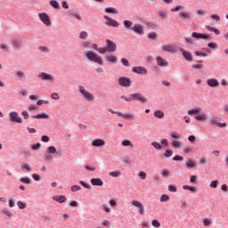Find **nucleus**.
<instances>
[{
    "mask_svg": "<svg viewBox=\"0 0 228 228\" xmlns=\"http://www.w3.org/2000/svg\"><path fill=\"white\" fill-rule=\"evenodd\" d=\"M200 111H202V109L198 107L196 109L189 110L187 113L188 115H196L195 120L198 122H206V120H208V114L200 113Z\"/></svg>",
    "mask_w": 228,
    "mask_h": 228,
    "instance_id": "nucleus-1",
    "label": "nucleus"
},
{
    "mask_svg": "<svg viewBox=\"0 0 228 228\" xmlns=\"http://www.w3.org/2000/svg\"><path fill=\"white\" fill-rule=\"evenodd\" d=\"M86 58H87L89 61L98 63V65H104V61L102 60V57L94 51H87L86 53Z\"/></svg>",
    "mask_w": 228,
    "mask_h": 228,
    "instance_id": "nucleus-2",
    "label": "nucleus"
},
{
    "mask_svg": "<svg viewBox=\"0 0 228 228\" xmlns=\"http://www.w3.org/2000/svg\"><path fill=\"white\" fill-rule=\"evenodd\" d=\"M78 92L83 97V99H85L86 101H89V102L95 101V96L94 95V94L86 90L85 86H78Z\"/></svg>",
    "mask_w": 228,
    "mask_h": 228,
    "instance_id": "nucleus-3",
    "label": "nucleus"
},
{
    "mask_svg": "<svg viewBox=\"0 0 228 228\" xmlns=\"http://www.w3.org/2000/svg\"><path fill=\"white\" fill-rule=\"evenodd\" d=\"M38 19L41 20V22H43L45 26H46V28L53 26V21L51 20V17H49L47 12H39Z\"/></svg>",
    "mask_w": 228,
    "mask_h": 228,
    "instance_id": "nucleus-4",
    "label": "nucleus"
},
{
    "mask_svg": "<svg viewBox=\"0 0 228 228\" xmlns=\"http://www.w3.org/2000/svg\"><path fill=\"white\" fill-rule=\"evenodd\" d=\"M118 85L123 88H129L133 85V80L127 77H121L118 79Z\"/></svg>",
    "mask_w": 228,
    "mask_h": 228,
    "instance_id": "nucleus-5",
    "label": "nucleus"
},
{
    "mask_svg": "<svg viewBox=\"0 0 228 228\" xmlns=\"http://www.w3.org/2000/svg\"><path fill=\"white\" fill-rule=\"evenodd\" d=\"M9 120L10 122H13L16 124H23V120L22 118L20 116H19V112L17 111H11L9 113Z\"/></svg>",
    "mask_w": 228,
    "mask_h": 228,
    "instance_id": "nucleus-6",
    "label": "nucleus"
},
{
    "mask_svg": "<svg viewBox=\"0 0 228 228\" xmlns=\"http://www.w3.org/2000/svg\"><path fill=\"white\" fill-rule=\"evenodd\" d=\"M37 77H39V79H42L43 81H49V83H54V76L45 72L39 73L37 75Z\"/></svg>",
    "mask_w": 228,
    "mask_h": 228,
    "instance_id": "nucleus-7",
    "label": "nucleus"
},
{
    "mask_svg": "<svg viewBox=\"0 0 228 228\" xmlns=\"http://www.w3.org/2000/svg\"><path fill=\"white\" fill-rule=\"evenodd\" d=\"M103 19H105L106 20V26H110L111 28H118L120 26V23H118V21L112 18H110V16L104 15Z\"/></svg>",
    "mask_w": 228,
    "mask_h": 228,
    "instance_id": "nucleus-8",
    "label": "nucleus"
},
{
    "mask_svg": "<svg viewBox=\"0 0 228 228\" xmlns=\"http://www.w3.org/2000/svg\"><path fill=\"white\" fill-rule=\"evenodd\" d=\"M131 205L134 208H136L137 209H139L140 215H143L145 213V206H143L142 202L138 200H131Z\"/></svg>",
    "mask_w": 228,
    "mask_h": 228,
    "instance_id": "nucleus-9",
    "label": "nucleus"
},
{
    "mask_svg": "<svg viewBox=\"0 0 228 228\" xmlns=\"http://www.w3.org/2000/svg\"><path fill=\"white\" fill-rule=\"evenodd\" d=\"M131 98H132V101L133 99H134L135 101H139V102H142V103L147 102V98L140 93L131 94Z\"/></svg>",
    "mask_w": 228,
    "mask_h": 228,
    "instance_id": "nucleus-10",
    "label": "nucleus"
},
{
    "mask_svg": "<svg viewBox=\"0 0 228 228\" xmlns=\"http://www.w3.org/2000/svg\"><path fill=\"white\" fill-rule=\"evenodd\" d=\"M132 72H134V74H141L142 76H146L148 71L143 66H135L132 69Z\"/></svg>",
    "mask_w": 228,
    "mask_h": 228,
    "instance_id": "nucleus-11",
    "label": "nucleus"
},
{
    "mask_svg": "<svg viewBox=\"0 0 228 228\" xmlns=\"http://www.w3.org/2000/svg\"><path fill=\"white\" fill-rule=\"evenodd\" d=\"M107 52L109 53H115L117 51V44L110 39H107Z\"/></svg>",
    "mask_w": 228,
    "mask_h": 228,
    "instance_id": "nucleus-12",
    "label": "nucleus"
},
{
    "mask_svg": "<svg viewBox=\"0 0 228 228\" xmlns=\"http://www.w3.org/2000/svg\"><path fill=\"white\" fill-rule=\"evenodd\" d=\"M210 123L212 124V126H216V127H220V128L227 127V124L226 123H220L218 121V118H216L215 116H213L210 118Z\"/></svg>",
    "mask_w": 228,
    "mask_h": 228,
    "instance_id": "nucleus-13",
    "label": "nucleus"
},
{
    "mask_svg": "<svg viewBox=\"0 0 228 228\" xmlns=\"http://www.w3.org/2000/svg\"><path fill=\"white\" fill-rule=\"evenodd\" d=\"M91 145L93 147H104L106 145V141L101 138H97L93 140V142H91Z\"/></svg>",
    "mask_w": 228,
    "mask_h": 228,
    "instance_id": "nucleus-14",
    "label": "nucleus"
},
{
    "mask_svg": "<svg viewBox=\"0 0 228 228\" xmlns=\"http://www.w3.org/2000/svg\"><path fill=\"white\" fill-rule=\"evenodd\" d=\"M180 53H182V55L187 60V61H193V56L191 55V53L184 50V48H180Z\"/></svg>",
    "mask_w": 228,
    "mask_h": 228,
    "instance_id": "nucleus-15",
    "label": "nucleus"
},
{
    "mask_svg": "<svg viewBox=\"0 0 228 228\" xmlns=\"http://www.w3.org/2000/svg\"><path fill=\"white\" fill-rule=\"evenodd\" d=\"M207 85L211 88H218V86H220V82L216 78H209L207 80Z\"/></svg>",
    "mask_w": 228,
    "mask_h": 228,
    "instance_id": "nucleus-16",
    "label": "nucleus"
},
{
    "mask_svg": "<svg viewBox=\"0 0 228 228\" xmlns=\"http://www.w3.org/2000/svg\"><path fill=\"white\" fill-rule=\"evenodd\" d=\"M156 61H157V65H159V67H167L168 66V61H167L165 59H163V57L161 56H158L156 57Z\"/></svg>",
    "mask_w": 228,
    "mask_h": 228,
    "instance_id": "nucleus-17",
    "label": "nucleus"
},
{
    "mask_svg": "<svg viewBox=\"0 0 228 228\" xmlns=\"http://www.w3.org/2000/svg\"><path fill=\"white\" fill-rule=\"evenodd\" d=\"M105 60L109 63H112V64H115V63H117L118 61V58H117V56L113 55V54H107L105 56Z\"/></svg>",
    "mask_w": 228,
    "mask_h": 228,
    "instance_id": "nucleus-18",
    "label": "nucleus"
},
{
    "mask_svg": "<svg viewBox=\"0 0 228 228\" xmlns=\"http://www.w3.org/2000/svg\"><path fill=\"white\" fill-rule=\"evenodd\" d=\"M132 29L134 33H137V35H143L144 33L143 26L140 24H135Z\"/></svg>",
    "mask_w": 228,
    "mask_h": 228,
    "instance_id": "nucleus-19",
    "label": "nucleus"
},
{
    "mask_svg": "<svg viewBox=\"0 0 228 228\" xmlns=\"http://www.w3.org/2000/svg\"><path fill=\"white\" fill-rule=\"evenodd\" d=\"M192 38H203L204 40H209V35L208 34H200L197 32H193L191 34Z\"/></svg>",
    "mask_w": 228,
    "mask_h": 228,
    "instance_id": "nucleus-20",
    "label": "nucleus"
},
{
    "mask_svg": "<svg viewBox=\"0 0 228 228\" xmlns=\"http://www.w3.org/2000/svg\"><path fill=\"white\" fill-rule=\"evenodd\" d=\"M53 200L59 202V204H63V202L67 201V197L63 195H56L53 197Z\"/></svg>",
    "mask_w": 228,
    "mask_h": 228,
    "instance_id": "nucleus-21",
    "label": "nucleus"
},
{
    "mask_svg": "<svg viewBox=\"0 0 228 228\" xmlns=\"http://www.w3.org/2000/svg\"><path fill=\"white\" fill-rule=\"evenodd\" d=\"M160 175H162L163 179H167V177L172 176V171L164 168L160 171Z\"/></svg>",
    "mask_w": 228,
    "mask_h": 228,
    "instance_id": "nucleus-22",
    "label": "nucleus"
},
{
    "mask_svg": "<svg viewBox=\"0 0 228 228\" xmlns=\"http://www.w3.org/2000/svg\"><path fill=\"white\" fill-rule=\"evenodd\" d=\"M162 51H164V53H174V51H175V48H174L172 45H163Z\"/></svg>",
    "mask_w": 228,
    "mask_h": 228,
    "instance_id": "nucleus-23",
    "label": "nucleus"
},
{
    "mask_svg": "<svg viewBox=\"0 0 228 228\" xmlns=\"http://www.w3.org/2000/svg\"><path fill=\"white\" fill-rule=\"evenodd\" d=\"M90 182L93 186H102V184H104L101 178H92Z\"/></svg>",
    "mask_w": 228,
    "mask_h": 228,
    "instance_id": "nucleus-24",
    "label": "nucleus"
},
{
    "mask_svg": "<svg viewBox=\"0 0 228 228\" xmlns=\"http://www.w3.org/2000/svg\"><path fill=\"white\" fill-rule=\"evenodd\" d=\"M180 17L183 19V20H185L186 22L190 21V20L191 19V15L190 14V12H181Z\"/></svg>",
    "mask_w": 228,
    "mask_h": 228,
    "instance_id": "nucleus-25",
    "label": "nucleus"
},
{
    "mask_svg": "<svg viewBox=\"0 0 228 228\" xmlns=\"http://www.w3.org/2000/svg\"><path fill=\"white\" fill-rule=\"evenodd\" d=\"M32 118H37V119L46 118V119H49V118H51V116L49 114H45V112H42V113L37 114V115L32 116Z\"/></svg>",
    "mask_w": 228,
    "mask_h": 228,
    "instance_id": "nucleus-26",
    "label": "nucleus"
},
{
    "mask_svg": "<svg viewBox=\"0 0 228 228\" xmlns=\"http://www.w3.org/2000/svg\"><path fill=\"white\" fill-rule=\"evenodd\" d=\"M69 15H70V17H74V19H77V20H83V17H81V15L74 11H69L68 12Z\"/></svg>",
    "mask_w": 228,
    "mask_h": 228,
    "instance_id": "nucleus-27",
    "label": "nucleus"
},
{
    "mask_svg": "<svg viewBox=\"0 0 228 228\" xmlns=\"http://www.w3.org/2000/svg\"><path fill=\"white\" fill-rule=\"evenodd\" d=\"M12 44L14 47H20L22 45V39L13 38Z\"/></svg>",
    "mask_w": 228,
    "mask_h": 228,
    "instance_id": "nucleus-28",
    "label": "nucleus"
},
{
    "mask_svg": "<svg viewBox=\"0 0 228 228\" xmlns=\"http://www.w3.org/2000/svg\"><path fill=\"white\" fill-rule=\"evenodd\" d=\"M121 145H123V147H130V149H133L134 145H133V142H131L128 139H125L121 142Z\"/></svg>",
    "mask_w": 228,
    "mask_h": 228,
    "instance_id": "nucleus-29",
    "label": "nucleus"
},
{
    "mask_svg": "<svg viewBox=\"0 0 228 228\" xmlns=\"http://www.w3.org/2000/svg\"><path fill=\"white\" fill-rule=\"evenodd\" d=\"M117 115L118 117H122L123 118H126V119H129V118H134V115L129 113V114H124L122 112H117Z\"/></svg>",
    "mask_w": 228,
    "mask_h": 228,
    "instance_id": "nucleus-30",
    "label": "nucleus"
},
{
    "mask_svg": "<svg viewBox=\"0 0 228 228\" xmlns=\"http://www.w3.org/2000/svg\"><path fill=\"white\" fill-rule=\"evenodd\" d=\"M186 167L187 168H197V163H195V161H193L190 159L186 162Z\"/></svg>",
    "mask_w": 228,
    "mask_h": 228,
    "instance_id": "nucleus-31",
    "label": "nucleus"
},
{
    "mask_svg": "<svg viewBox=\"0 0 228 228\" xmlns=\"http://www.w3.org/2000/svg\"><path fill=\"white\" fill-rule=\"evenodd\" d=\"M105 12L106 13H114L116 15H118V10H117L115 7H106Z\"/></svg>",
    "mask_w": 228,
    "mask_h": 228,
    "instance_id": "nucleus-32",
    "label": "nucleus"
},
{
    "mask_svg": "<svg viewBox=\"0 0 228 228\" xmlns=\"http://www.w3.org/2000/svg\"><path fill=\"white\" fill-rule=\"evenodd\" d=\"M153 115L156 118H165V112L162 110H155Z\"/></svg>",
    "mask_w": 228,
    "mask_h": 228,
    "instance_id": "nucleus-33",
    "label": "nucleus"
},
{
    "mask_svg": "<svg viewBox=\"0 0 228 228\" xmlns=\"http://www.w3.org/2000/svg\"><path fill=\"white\" fill-rule=\"evenodd\" d=\"M183 190H189L191 193H197V187L190 185H183Z\"/></svg>",
    "mask_w": 228,
    "mask_h": 228,
    "instance_id": "nucleus-34",
    "label": "nucleus"
},
{
    "mask_svg": "<svg viewBox=\"0 0 228 228\" xmlns=\"http://www.w3.org/2000/svg\"><path fill=\"white\" fill-rule=\"evenodd\" d=\"M46 154H56V147L48 146L45 151Z\"/></svg>",
    "mask_w": 228,
    "mask_h": 228,
    "instance_id": "nucleus-35",
    "label": "nucleus"
},
{
    "mask_svg": "<svg viewBox=\"0 0 228 228\" xmlns=\"http://www.w3.org/2000/svg\"><path fill=\"white\" fill-rule=\"evenodd\" d=\"M203 225L205 227H211L213 225V221L209 218H204L203 219Z\"/></svg>",
    "mask_w": 228,
    "mask_h": 228,
    "instance_id": "nucleus-36",
    "label": "nucleus"
},
{
    "mask_svg": "<svg viewBox=\"0 0 228 228\" xmlns=\"http://www.w3.org/2000/svg\"><path fill=\"white\" fill-rule=\"evenodd\" d=\"M15 76L17 77H21V79H26V73L21 71V70H16L15 71Z\"/></svg>",
    "mask_w": 228,
    "mask_h": 228,
    "instance_id": "nucleus-37",
    "label": "nucleus"
},
{
    "mask_svg": "<svg viewBox=\"0 0 228 228\" xmlns=\"http://www.w3.org/2000/svg\"><path fill=\"white\" fill-rule=\"evenodd\" d=\"M20 181L23 183V184H31V178L30 177H21L20 178Z\"/></svg>",
    "mask_w": 228,
    "mask_h": 228,
    "instance_id": "nucleus-38",
    "label": "nucleus"
},
{
    "mask_svg": "<svg viewBox=\"0 0 228 228\" xmlns=\"http://www.w3.org/2000/svg\"><path fill=\"white\" fill-rule=\"evenodd\" d=\"M50 4L53 6V8H55V10H60V3H58V1L51 0Z\"/></svg>",
    "mask_w": 228,
    "mask_h": 228,
    "instance_id": "nucleus-39",
    "label": "nucleus"
},
{
    "mask_svg": "<svg viewBox=\"0 0 228 228\" xmlns=\"http://www.w3.org/2000/svg\"><path fill=\"white\" fill-rule=\"evenodd\" d=\"M123 24L126 29H131V28H133V21L131 20H126L123 21Z\"/></svg>",
    "mask_w": 228,
    "mask_h": 228,
    "instance_id": "nucleus-40",
    "label": "nucleus"
},
{
    "mask_svg": "<svg viewBox=\"0 0 228 228\" xmlns=\"http://www.w3.org/2000/svg\"><path fill=\"white\" fill-rule=\"evenodd\" d=\"M152 147H154V149H156L157 151H161L163 149V145H161V143L157 142H151Z\"/></svg>",
    "mask_w": 228,
    "mask_h": 228,
    "instance_id": "nucleus-41",
    "label": "nucleus"
},
{
    "mask_svg": "<svg viewBox=\"0 0 228 228\" xmlns=\"http://www.w3.org/2000/svg\"><path fill=\"white\" fill-rule=\"evenodd\" d=\"M148 38H150V40H158V34L156 32H150L148 34Z\"/></svg>",
    "mask_w": 228,
    "mask_h": 228,
    "instance_id": "nucleus-42",
    "label": "nucleus"
},
{
    "mask_svg": "<svg viewBox=\"0 0 228 228\" xmlns=\"http://www.w3.org/2000/svg\"><path fill=\"white\" fill-rule=\"evenodd\" d=\"M109 175H110L111 177H120V175H122V173L119 170H117L110 172Z\"/></svg>",
    "mask_w": 228,
    "mask_h": 228,
    "instance_id": "nucleus-43",
    "label": "nucleus"
},
{
    "mask_svg": "<svg viewBox=\"0 0 228 228\" xmlns=\"http://www.w3.org/2000/svg\"><path fill=\"white\" fill-rule=\"evenodd\" d=\"M163 156L164 158H172V156H174V151L172 150H166Z\"/></svg>",
    "mask_w": 228,
    "mask_h": 228,
    "instance_id": "nucleus-44",
    "label": "nucleus"
},
{
    "mask_svg": "<svg viewBox=\"0 0 228 228\" xmlns=\"http://www.w3.org/2000/svg\"><path fill=\"white\" fill-rule=\"evenodd\" d=\"M2 213L4 215H5L6 216H8L9 218H12V216H13V214L12 213V211H10L9 209L7 208H3L2 209Z\"/></svg>",
    "mask_w": 228,
    "mask_h": 228,
    "instance_id": "nucleus-45",
    "label": "nucleus"
},
{
    "mask_svg": "<svg viewBox=\"0 0 228 228\" xmlns=\"http://www.w3.org/2000/svg\"><path fill=\"white\" fill-rule=\"evenodd\" d=\"M21 170L24 172V171H26V172H31V166H29L28 164H23L22 166H21Z\"/></svg>",
    "mask_w": 228,
    "mask_h": 228,
    "instance_id": "nucleus-46",
    "label": "nucleus"
},
{
    "mask_svg": "<svg viewBox=\"0 0 228 228\" xmlns=\"http://www.w3.org/2000/svg\"><path fill=\"white\" fill-rule=\"evenodd\" d=\"M17 206L19 208V209H26V208H28V204L22 202V201H17Z\"/></svg>",
    "mask_w": 228,
    "mask_h": 228,
    "instance_id": "nucleus-47",
    "label": "nucleus"
},
{
    "mask_svg": "<svg viewBox=\"0 0 228 228\" xmlns=\"http://www.w3.org/2000/svg\"><path fill=\"white\" fill-rule=\"evenodd\" d=\"M32 151H40L42 149V144L40 142H37L31 146Z\"/></svg>",
    "mask_w": 228,
    "mask_h": 228,
    "instance_id": "nucleus-48",
    "label": "nucleus"
},
{
    "mask_svg": "<svg viewBox=\"0 0 228 228\" xmlns=\"http://www.w3.org/2000/svg\"><path fill=\"white\" fill-rule=\"evenodd\" d=\"M172 147H174L175 149H178L179 147H181V141L173 140Z\"/></svg>",
    "mask_w": 228,
    "mask_h": 228,
    "instance_id": "nucleus-49",
    "label": "nucleus"
},
{
    "mask_svg": "<svg viewBox=\"0 0 228 228\" xmlns=\"http://www.w3.org/2000/svg\"><path fill=\"white\" fill-rule=\"evenodd\" d=\"M167 200H170V196L167 194H162L160 197V202H167Z\"/></svg>",
    "mask_w": 228,
    "mask_h": 228,
    "instance_id": "nucleus-50",
    "label": "nucleus"
},
{
    "mask_svg": "<svg viewBox=\"0 0 228 228\" xmlns=\"http://www.w3.org/2000/svg\"><path fill=\"white\" fill-rule=\"evenodd\" d=\"M184 154H191L193 152V147L191 146H187L183 149Z\"/></svg>",
    "mask_w": 228,
    "mask_h": 228,
    "instance_id": "nucleus-51",
    "label": "nucleus"
},
{
    "mask_svg": "<svg viewBox=\"0 0 228 228\" xmlns=\"http://www.w3.org/2000/svg\"><path fill=\"white\" fill-rule=\"evenodd\" d=\"M79 184H81L82 186H84L87 190H92V186L90 184H88L86 182L83 181V180L79 181Z\"/></svg>",
    "mask_w": 228,
    "mask_h": 228,
    "instance_id": "nucleus-52",
    "label": "nucleus"
},
{
    "mask_svg": "<svg viewBox=\"0 0 228 228\" xmlns=\"http://www.w3.org/2000/svg\"><path fill=\"white\" fill-rule=\"evenodd\" d=\"M119 99H121L122 101H126V102H131V101H133L131 98V94H129L128 97H126V95H121Z\"/></svg>",
    "mask_w": 228,
    "mask_h": 228,
    "instance_id": "nucleus-53",
    "label": "nucleus"
},
{
    "mask_svg": "<svg viewBox=\"0 0 228 228\" xmlns=\"http://www.w3.org/2000/svg\"><path fill=\"white\" fill-rule=\"evenodd\" d=\"M138 176L140 177V179L145 180L147 179V173H145L144 171H140L138 173Z\"/></svg>",
    "mask_w": 228,
    "mask_h": 228,
    "instance_id": "nucleus-54",
    "label": "nucleus"
},
{
    "mask_svg": "<svg viewBox=\"0 0 228 228\" xmlns=\"http://www.w3.org/2000/svg\"><path fill=\"white\" fill-rule=\"evenodd\" d=\"M151 225H153V227H157V228L161 227V224L157 219H154L151 221Z\"/></svg>",
    "mask_w": 228,
    "mask_h": 228,
    "instance_id": "nucleus-55",
    "label": "nucleus"
},
{
    "mask_svg": "<svg viewBox=\"0 0 228 228\" xmlns=\"http://www.w3.org/2000/svg\"><path fill=\"white\" fill-rule=\"evenodd\" d=\"M82 47H84V49H90V47H92V45L90 44V42L85 41L82 43Z\"/></svg>",
    "mask_w": 228,
    "mask_h": 228,
    "instance_id": "nucleus-56",
    "label": "nucleus"
},
{
    "mask_svg": "<svg viewBox=\"0 0 228 228\" xmlns=\"http://www.w3.org/2000/svg\"><path fill=\"white\" fill-rule=\"evenodd\" d=\"M88 37V33L86 31L80 32L79 38L82 40H86V38Z\"/></svg>",
    "mask_w": 228,
    "mask_h": 228,
    "instance_id": "nucleus-57",
    "label": "nucleus"
},
{
    "mask_svg": "<svg viewBox=\"0 0 228 228\" xmlns=\"http://www.w3.org/2000/svg\"><path fill=\"white\" fill-rule=\"evenodd\" d=\"M97 52L100 54H106V53H108V49L106 47H100Z\"/></svg>",
    "mask_w": 228,
    "mask_h": 228,
    "instance_id": "nucleus-58",
    "label": "nucleus"
},
{
    "mask_svg": "<svg viewBox=\"0 0 228 228\" xmlns=\"http://www.w3.org/2000/svg\"><path fill=\"white\" fill-rule=\"evenodd\" d=\"M185 42L187 44V45H193L194 41L191 37H185Z\"/></svg>",
    "mask_w": 228,
    "mask_h": 228,
    "instance_id": "nucleus-59",
    "label": "nucleus"
},
{
    "mask_svg": "<svg viewBox=\"0 0 228 228\" xmlns=\"http://www.w3.org/2000/svg\"><path fill=\"white\" fill-rule=\"evenodd\" d=\"M210 188H218V180H214L210 183Z\"/></svg>",
    "mask_w": 228,
    "mask_h": 228,
    "instance_id": "nucleus-60",
    "label": "nucleus"
},
{
    "mask_svg": "<svg viewBox=\"0 0 228 228\" xmlns=\"http://www.w3.org/2000/svg\"><path fill=\"white\" fill-rule=\"evenodd\" d=\"M38 50L41 51V53H49V48L47 46H39Z\"/></svg>",
    "mask_w": 228,
    "mask_h": 228,
    "instance_id": "nucleus-61",
    "label": "nucleus"
},
{
    "mask_svg": "<svg viewBox=\"0 0 228 228\" xmlns=\"http://www.w3.org/2000/svg\"><path fill=\"white\" fill-rule=\"evenodd\" d=\"M169 191L175 193L177 191V187L175 185H168Z\"/></svg>",
    "mask_w": 228,
    "mask_h": 228,
    "instance_id": "nucleus-62",
    "label": "nucleus"
},
{
    "mask_svg": "<svg viewBox=\"0 0 228 228\" xmlns=\"http://www.w3.org/2000/svg\"><path fill=\"white\" fill-rule=\"evenodd\" d=\"M102 209L105 213H111V208L108 205H102Z\"/></svg>",
    "mask_w": 228,
    "mask_h": 228,
    "instance_id": "nucleus-63",
    "label": "nucleus"
},
{
    "mask_svg": "<svg viewBox=\"0 0 228 228\" xmlns=\"http://www.w3.org/2000/svg\"><path fill=\"white\" fill-rule=\"evenodd\" d=\"M208 45L210 47V49H218V44L216 43H208Z\"/></svg>",
    "mask_w": 228,
    "mask_h": 228,
    "instance_id": "nucleus-64",
    "label": "nucleus"
}]
</instances>
